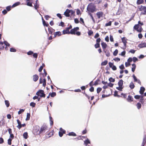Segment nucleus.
<instances>
[{
    "label": "nucleus",
    "mask_w": 146,
    "mask_h": 146,
    "mask_svg": "<svg viewBox=\"0 0 146 146\" xmlns=\"http://www.w3.org/2000/svg\"><path fill=\"white\" fill-rule=\"evenodd\" d=\"M75 11L72 10H66L64 15L66 17H69L71 16L74 15Z\"/></svg>",
    "instance_id": "f257e3e1"
},
{
    "label": "nucleus",
    "mask_w": 146,
    "mask_h": 146,
    "mask_svg": "<svg viewBox=\"0 0 146 146\" xmlns=\"http://www.w3.org/2000/svg\"><path fill=\"white\" fill-rule=\"evenodd\" d=\"M48 126L45 124H43L40 127L39 130L38 134L40 135L43 133H44L46 131L48 130Z\"/></svg>",
    "instance_id": "f03ea898"
},
{
    "label": "nucleus",
    "mask_w": 146,
    "mask_h": 146,
    "mask_svg": "<svg viewBox=\"0 0 146 146\" xmlns=\"http://www.w3.org/2000/svg\"><path fill=\"white\" fill-rule=\"evenodd\" d=\"M36 94L38 96H39L41 97L44 98L45 94L44 93V91L42 90H40L36 93Z\"/></svg>",
    "instance_id": "7ed1b4c3"
},
{
    "label": "nucleus",
    "mask_w": 146,
    "mask_h": 146,
    "mask_svg": "<svg viewBox=\"0 0 146 146\" xmlns=\"http://www.w3.org/2000/svg\"><path fill=\"white\" fill-rule=\"evenodd\" d=\"M46 80L44 78L42 80V77H40L39 79V84H41L42 83V86L45 87L46 85Z\"/></svg>",
    "instance_id": "20e7f679"
},
{
    "label": "nucleus",
    "mask_w": 146,
    "mask_h": 146,
    "mask_svg": "<svg viewBox=\"0 0 146 146\" xmlns=\"http://www.w3.org/2000/svg\"><path fill=\"white\" fill-rule=\"evenodd\" d=\"M139 24H136L135 25V26L133 27V29L136 30L137 32H141L142 31L143 29L141 27L139 29Z\"/></svg>",
    "instance_id": "39448f33"
},
{
    "label": "nucleus",
    "mask_w": 146,
    "mask_h": 146,
    "mask_svg": "<svg viewBox=\"0 0 146 146\" xmlns=\"http://www.w3.org/2000/svg\"><path fill=\"white\" fill-rule=\"evenodd\" d=\"M86 9H96V6L94 4L90 3L88 5Z\"/></svg>",
    "instance_id": "423d86ee"
},
{
    "label": "nucleus",
    "mask_w": 146,
    "mask_h": 146,
    "mask_svg": "<svg viewBox=\"0 0 146 146\" xmlns=\"http://www.w3.org/2000/svg\"><path fill=\"white\" fill-rule=\"evenodd\" d=\"M79 28L78 27H76L74 28L73 29H72L70 31V34L72 35H75L76 32L79 30Z\"/></svg>",
    "instance_id": "0eeeda50"
},
{
    "label": "nucleus",
    "mask_w": 146,
    "mask_h": 146,
    "mask_svg": "<svg viewBox=\"0 0 146 146\" xmlns=\"http://www.w3.org/2000/svg\"><path fill=\"white\" fill-rule=\"evenodd\" d=\"M60 131L59 132V135L60 137H62L63 134H64L66 133V131L65 130L62 129L61 127L60 128Z\"/></svg>",
    "instance_id": "6e6552de"
},
{
    "label": "nucleus",
    "mask_w": 146,
    "mask_h": 146,
    "mask_svg": "<svg viewBox=\"0 0 146 146\" xmlns=\"http://www.w3.org/2000/svg\"><path fill=\"white\" fill-rule=\"evenodd\" d=\"M54 130H52L51 131H50L48 133L46 134V137L47 138H49L54 135Z\"/></svg>",
    "instance_id": "1a4fd4ad"
},
{
    "label": "nucleus",
    "mask_w": 146,
    "mask_h": 146,
    "mask_svg": "<svg viewBox=\"0 0 146 146\" xmlns=\"http://www.w3.org/2000/svg\"><path fill=\"white\" fill-rule=\"evenodd\" d=\"M96 15L97 16L98 19H99L101 17H103L104 15V13L101 11L98 12Z\"/></svg>",
    "instance_id": "9d476101"
},
{
    "label": "nucleus",
    "mask_w": 146,
    "mask_h": 146,
    "mask_svg": "<svg viewBox=\"0 0 146 146\" xmlns=\"http://www.w3.org/2000/svg\"><path fill=\"white\" fill-rule=\"evenodd\" d=\"M33 80L35 82H36L39 78L37 74H35L33 76Z\"/></svg>",
    "instance_id": "9b49d317"
},
{
    "label": "nucleus",
    "mask_w": 146,
    "mask_h": 146,
    "mask_svg": "<svg viewBox=\"0 0 146 146\" xmlns=\"http://www.w3.org/2000/svg\"><path fill=\"white\" fill-rule=\"evenodd\" d=\"M62 32L63 34H70L69 29L67 27L66 28L65 30H64Z\"/></svg>",
    "instance_id": "f8f14e48"
},
{
    "label": "nucleus",
    "mask_w": 146,
    "mask_h": 146,
    "mask_svg": "<svg viewBox=\"0 0 146 146\" xmlns=\"http://www.w3.org/2000/svg\"><path fill=\"white\" fill-rule=\"evenodd\" d=\"M127 100L128 102H131L133 101V98L132 96L129 95L128 96V98L127 99Z\"/></svg>",
    "instance_id": "ddd939ff"
},
{
    "label": "nucleus",
    "mask_w": 146,
    "mask_h": 146,
    "mask_svg": "<svg viewBox=\"0 0 146 146\" xmlns=\"http://www.w3.org/2000/svg\"><path fill=\"white\" fill-rule=\"evenodd\" d=\"M145 90V88L143 87H141L140 88V90L139 91L140 94H143Z\"/></svg>",
    "instance_id": "4468645a"
},
{
    "label": "nucleus",
    "mask_w": 146,
    "mask_h": 146,
    "mask_svg": "<svg viewBox=\"0 0 146 146\" xmlns=\"http://www.w3.org/2000/svg\"><path fill=\"white\" fill-rule=\"evenodd\" d=\"M121 40L122 42L124 44V46L125 47H126V44L127 43V42L126 41V39L125 37H123L121 38Z\"/></svg>",
    "instance_id": "2eb2a0df"
},
{
    "label": "nucleus",
    "mask_w": 146,
    "mask_h": 146,
    "mask_svg": "<svg viewBox=\"0 0 146 146\" xmlns=\"http://www.w3.org/2000/svg\"><path fill=\"white\" fill-rule=\"evenodd\" d=\"M139 46L141 48L146 47V43L142 42L139 44Z\"/></svg>",
    "instance_id": "dca6fc26"
},
{
    "label": "nucleus",
    "mask_w": 146,
    "mask_h": 146,
    "mask_svg": "<svg viewBox=\"0 0 146 146\" xmlns=\"http://www.w3.org/2000/svg\"><path fill=\"white\" fill-rule=\"evenodd\" d=\"M101 44L102 48L104 49V51L105 49H106L107 46V45L106 43L104 42H102Z\"/></svg>",
    "instance_id": "f3484780"
},
{
    "label": "nucleus",
    "mask_w": 146,
    "mask_h": 146,
    "mask_svg": "<svg viewBox=\"0 0 146 146\" xmlns=\"http://www.w3.org/2000/svg\"><path fill=\"white\" fill-rule=\"evenodd\" d=\"M21 4L20 2H17L13 4L12 6V8H14L15 7Z\"/></svg>",
    "instance_id": "a211bd4d"
},
{
    "label": "nucleus",
    "mask_w": 146,
    "mask_h": 146,
    "mask_svg": "<svg viewBox=\"0 0 146 146\" xmlns=\"http://www.w3.org/2000/svg\"><path fill=\"white\" fill-rule=\"evenodd\" d=\"M17 123L18 125H17V127L19 129H20L21 128V122L18 119H17Z\"/></svg>",
    "instance_id": "6ab92c4d"
},
{
    "label": "nucleus",
    "mask_w": 146,
    "mask_h": 146,
    "mask_svg": "<svg viewBox=\"0 0 146 146\" xmlns=\"http://www.w3.org/2000/svg\"><path fill=\"white\" fill-rule=\"evenodd\" d=\"M43 71H44V73L42 74V77L43 78H44L45 77H46V75L47 74V73L46 71V70L45 69H44L43 70ZM42 74L41 73L40 74Z\"/></svg>",
    "instance_id": "aec40b11"
},
{
    "label": "nucleus",
    "mask_w": 146,
    "mask_h": 146,
    "mask_svg": "<svg viewBox=\"0 0 146 146\" xmlns=\"http://www.w3.org/2000/svg\"><path fill=\"white\" fill-rule=\"evenodd\" d=\"M48 31L49 34H52L54 30L52 28L50 27L48 28Z\"/></svg>",
    "instance_id": "412c9836"
},
{
    "label": "nucleus",
    "mask_w": 146,
    "mask_h": 146,
    "mask_svg": "<svg viewBox=\"0 0 146 146\" xmlns=\"http://www.w3.org/2000/svg\"><path fill=\"white\" fill-rule=\"evenodd\" d=\"M135 87V85L133 82H131L129 85V87L131 89H133Z\"/></svg>",
    "instance_id": "4be33fe9"
},
{
    "label": "nucleus",
    "mask_w": 146,
    "mask_h": 146,
    "mask_svg": "<svg viewBox=\"0 0 146 146\" xmlns=\"http://www.w3.org/2000/svg\"><path fill=\"white\" fill-rule=\"evenodd\" d=\"M67 135L69 136H76V134L73 132L69 133Z\"/></svg>",
    "instance_id": "5701e85b"
},
{
    "label": "nucleus",
    "mask_w": 146,
    "mask_h": 146,
    "mask_svg": "<svg viewBox=\"0 0 146 146\" xmlns=\"http://www.w3.org/2000/svg\"><path fill=\"white\" fill-rule=\"evenodd\" d=\"M123 81L122 80H120L118 82V85L119 86H122Z\"/></svg>",
    "instance_id": "b1692460"
},
{
    "label": "nucleus",
    "mask_w": 146,
    "mask_h": 146,
    "mask_svg": "<svg viewBox=\"0 0 146 146\" xmlns=\"http://www.w3.org/2000/svg\"><path fill=\"white\" fill-rule=\"evenodd\" d=\"M23 137L25 139H26L28 138V133L27 132H25L24 133L23 135Z\"/></svg>",
    "instance_id": "393cba45"
},
{
    "label": "nucleus",
    "mask_w": 146,
    "mask_h": 146,
    "mask_svg": "<svg viewBox=\"0 0 146 146\" xmlns=\"http://www.w3.org/2000/svg\"><path fill=\"white\" fill-rule=\"evenodd\" d=\"M50 124L51 125H52L53 124V120L51 116L49 117Z\"/></svg>",
    "instance_id": "a878e982"
},
{
    "label": "nucleus",
    "mask_w": 146,
    "mask_h": 146,
    "mask_svg": "<svg viewBox=\"0 0 146 146\" xmlns=\"http://www.w3.org/2000/svg\"><path fill=\"white\" fill-rule=\"evenodd\" d=\"M132 66H133V67L131 69L132 71L133 72H134L136 68V65L135 64H132Z\"/></svg>",
    "instance_id": "bb28decb"
},
{
    "label": "nucleus",
    "mask_w": 146,
    "mask_h": 146,
    "mask_svg": "<svg viewBox=\"0 0 146 146\" xmlns=\"http://www.w3.org/2000/svg\"><path fill=\"white\" fill-rule=\"evenodd\" d=\"M84 143L87 146L88 144L90 143V142L87 138V139L84 141Z\"/></svg>",
    "instance_id": "cd10ccee"
},
{
    "label": "nucleus",
    "mask_w": 146,
    "mask_h": 146,
    "mask_svg": "<svg viewBox=\"0 0 146 146\" xmlns=\"http://www.w3.org/2000/svg\"><path fill=\"white\" fill-rule=\"evenodd\" d=\"M35 9H37L39 8V4L38 3H35L34 5Z\"/></svg>",
    "instance_id": "c85d7f7f"
},
{
    "label": "nucleus",
    "mask_w": 146,
    "mask_h": 146,
    "mask_svg": "<svg viewBox=\"0 0 146 146\" xmlns=\"http://www.w3.org/2000/svg\"><path fill=\"white\" fill-rule=\"evenodd\" d=\"M146 143V137H145L143 138V141L142 143V146H144Z\"/></svg>",
    "instance_id": "c756f323"
},
{
    "label": "nucleus",
    "mask_w": 146,
    "mask_h": 146,
    "mask_svg": "<svg viewBox=\"0 0 146 146\" xmlns=\"http://www.w3.org/2000/svg\"><path fill=\"white\" fill-rule=\"evenodd\" d=\"M30 113H27V117L26 119V120L28 121L30 119Z\"/></svg>",
    "instance_id": "7c9ffc66"
},
{
    "label": "nucleus",
    "mask_w": 146,
    "mask_h": 146,
    "mask_svg": "<svg viewBox=\"0 0 146 146\" xmlns=\"http://www.w3.org/2000/svg\"><path fill=\"white\" fill-rule=\"evenodd\" d=\"M144 2L143 0H137V5H140Z\"/></svg>",
    "instance_id": "2f4dec72"
},
{
    "label": "nucleus",
    "mask_w": 146,
    "mask_h": 146,
    "mask_svg": "<svg viewBox=\"0 0 146 146\" xmlns=\"http://www.w3.org/2000/svg\"><path fill=\"white\" fill-rule=\"evenodd\" d=\"M108 61L107 60H105L104 62H102L101 65L102 66H105L106 65L108 64Z\"/></svg>",
    "instance_id": "473e14b6"
},
{
    "label": "nucleus",
    "mask_w": 146,
    "mask_h": 146,
    "mask_svg": "<svg viewBox=\"0 0 146 146\" xmlns=\"http://www.w3.org/2000/svg\"><path fill=\"white\" fill-rule=\"evenodd\" d=\"M5 103L7 107H8L9 106L10 103L9 101L6 100L5 101Z\"/></svg>",
    "instance_id": "72a5a7b5"
},
{
    "label": "nucleus",
    "mask_w": 146,
    "mask_h": 146,
    "mask_svg": "<svg viewBox=\"0 0 146 146\" xmlns=\"http://www.w3.org/2000/svg\"><path fill=\"white\" fill-rule=\"evenodd\" d=\"M96 10H87V12H88V13L89 15V13H94V11H95Z\"/></svg>",
    "instance_id": "f704fd0d"
},
{
    "label": "nucleus",
    "mask_w": 146,
    "mask_h": 146,
    "mask_svg": "<svg viewBox=\"0 0 146 146\" xmlns=\"http://www.w3.org/2000/svg\"><path fill=\"white\" fill-rule=\"evenodd\" d=\"M27 2V5L31 7L32 6V1H31L30 2V1H26Z\"/></svg>",
    "instance_id": "c9c22d12"
},
{
    "label": "nucleus",
    "mask_w": 146,
    "mask_h": 146,
    "mask_svg": "<svg viewBox=\"0 0 146 146\" xmlns=\"http://www.w3.org/2000/svg\"><path fill=\"white\" fill-rule=\"evenodd\" d=\"M49 95H50L51 97H54L56 96V94L55 92H53L52 93H50Z\"/></svg>",
    "instance_id": "e433bc0d"
},
{
    "label": "nucleus",
    "mask_w": 146,
    "mask_h": 146,
    "mask_svg": "<svg viewBox=\"0 0 146 146\" xmlns=\"http://www.w3.org/2000/svg\"><path fill=\"white\" fill-rule=\"evenodd\" d=\"M100 82V80L99 79L97 80L95 82L94 85L95 86L99 84V82Z\"/></svg>",
    "instance_id": "4c0bfd02"
},
{
    "label": "nucleus",
    "mask_w": 146,
    "mask_h": 146,
    "mask_svg": "<svg viewBox=\"0 0 146 146\" xmlns=\"http://www.w3.org/2000/svg\"><path fill=\"white\" fill-rule=\"evenodd\" d=\"M138 9H146V7L142 6V5L138 6Z\"/></svg>",
    "instance_id": "58836bf2"
},
{
    "label": "nucleus",
    "mask_w": 146,
    "mask_h": 146,
    "mask_svg": "<svg viewBox=\"0 0 146 146\" xmlns=\"http://www.w3.org/2000/svg\"><path fill=\"white\" fill-rule=\"evenodd\" d=\"M136 106L137 107V108L138 109H139L141 108V104H140V103L138 102Z\"/></svg>",
    "instance_id": "ea45409f"
},
{
    "label": "nucleus",
    "mask_w": 146,
    "mask_h": 146,
    "mask_svg": "<svg viewBox=\"0 0 146 146\" xmlns=\"http://www.w3.org/2000/svg\"><path fill=\"white\" fill-rule=\"evenodd\" d=\"M3 44H4L6 46H10V44L8 43V42L6 41H5L3 42Z\"/></svg>",
    "instance_id": "a19ab883"
},
{
    "label": "nucleus",
    "mask_w": 146,
    "mask_h": 146,
    "mask_svg": "<svg viewBox=\"0 0 146 146\" xmlns=\"http://www.w3.org/2000/svg\"><path fill=\"white\" fill-rule=\"evenodd\" d=\"M42 22L44 26L47 27L49 26L48 24V23H46L45 21L44 20Z\"/></svg>",
    "instance_id": "79ce46f5"
},
{
    "label": "nucleus",
    "mask_w": 146,
    "mask_h": 146,
    "mask_svg": "<svg viewBox=\"0 0 146 146\" xmlns=\"http://www.w3.org/2000/svg\"><path fill=\"white\" fill-rule=\"evenodd\" d=\"M102 90V88L100 87H98L97 89V92L99 94Z\"/></svg>",
    "instance_id": "37998d69"
},
{
    "label": "nucleus",
    "mask_w": 146,
    "mask_h": 146,
    "mask_svg": "<svg viewBox=\"0 0 146 146\" xmlns=\"http://www.w3.org/2000/svg\"><path fill=\"white\" fill-rule=\"evenodd\" d=\"M118 53V50L117 49H116L113 52V55L114 56H116Z\"/></svg>",
    "instance_id": "c03bdc74"
},
{
    "label": "nucleus",
    "mask_w": 146,
    "mask_h": 146,
    "mask_svg": "<svg viewBox=\"0 0 146 146\" xmlns=\"http://www.w3.org/2000/svg\"><path fill=\"white\" fill-rule=\"evenodd\" d=\"M36 104L34 102H31L30 104V106L33 108L35 107Z\"/></svg>",
    "instance_id": "a18cd8bd"
},
{
    "label": "nucleus",
    "mask_w": 146,
    "mask_h": 146,
    "mask_svg": "<svg viewBox=\"0 0 146 146\" xmlns=\"http://www.w3.org/2000/svg\"><path fill=\"white\" fill-rule=\"evenodd\" d=\"M111 24V21H110L108 23H107L105 24V26L107 27L108 26H110Z\"/></svg>",
    "instance_id": "49530a36"
},
{
    "label": "nucleus",
    "mask_w": 146,
    "mask_h": 146,
    "mask_svg": "<svg viewBox=\"0 0 146 146\" xmlns=\"http://www.w3.org/2000/svg\"><path fill=\"white\" fill-rule=\"evenodd\" d=\"M121 97H123L125 98H126L127 97L126 94H125L122 93L121 94Z\"/></svg>",
    "instance_id": "de8ad7c7"
},
{
    "label": "nucleus",
    "mask_w": 146,
    "mask_h": 146,
    "mask_svg": "<svg viewBox=\"0 0 146 146\" xmlns=\"http://www.w3.org/2000/svg\"><path fill=\"white\" fill-rule=\"evenodd\" d=\"M10 51L11 52H15L16 51V50L14 48H12L10 49Z\"/></svg>",
    "instance_id": "09e8293b"
},
{
    "label": "nucleus",
    "mask_w": 146,
    "mask_h": 146,
    "mask_svg": "<svg viewBox=\"0 0 146 146\" xmlns=\"http://www.w3.org/2000/svg\"><path fill=\"white\" fill-rule=\"evenodd\" d=\"M12 139H11L9 138L8 140V144L9 145H11V141H12Z\"/></svg>",
    "instance_id": "8fccbe9b"
},
{
    "label": "nucleus",
    "mask_w": 146,
    "mask_h": 146,
    "mask_svg": "<svg viewBox=\"0 0 146 146\" xmlns=\"http://www.w3.org/2000/svg\"><path fill=\"white\" fill-rule=\"evenodd\" d=\"M88 35L89 36H91L93 34V32L91 30H89L88 32Z\"/></svg>",
    "instance_id": "3c124183"
},
{
    "label": "nucleus",
    "mask_w": 146,
    "mask_h": 146,
    "mask_svg": "<svg viewBox=\"0 0 146 146\" xmlns=\"http://www.w3.org/2000/svg\"><path fill=\"white\" fill-rule=\"evenodd\" d=\"M114 96L118 97H119L120 96L118 95V92L117 91H115L114 93Z\"/></svg>",
    "instance_id": "603ef678"
},
{
    "label": "nucleus",
    "mask_w": 146,
    "mask_h": 146,
    "mask_svg": "<svg viewBox=\"0 0 146 146\" xmlns=\"http://www.w3.org/2000/svg\"><path fill=\"white\" fill-rule=\"evenodd\" d=\"M94 46L96 48H99L100 47V43H96L95 44Z\"/></svg>",
    "instance_id": "864d4df0"
},
{
    "label": "nucleus",
    "mask_w": 146,
    "mask_h": 146,
    "mask_svg": "<svg viewBox=\"0 0 146 146\" xmlns=\"http://www.w3.org/2000/svg\"><path fill=\"white\" fill-rule=\"evenodd\" d=\"M24 111V110L23 109H20L19 111L18 112V114H20L21 113H22Z\"/></svg>",
    "instance_id": "5fc2aeb1"
},
{
    "label": "nucleus",
    "mask_w": 146,
    "mask_h": 146,
    "mask_svg": "<svg viewBox=\"0 0 146 146\" xmlns=\"http://www.w3.org/2000/svg\"><path fill=\"white\" fill-rule=\"evenodd\" d=\"M109 80L110 82H114L115 81V80L114 79L111 77L109 79Z\"/></svg>",
    "instance_id": "6e6d98bb"
},
{
    "label": "nucleus",
    "mask_w": 146,
    "mask_h": 146,
    "mask_svg": "<svg viewBox=\"0 0 146 146\" xmlns=\"http://www.w3.org/2000/svg\"><path fill=\"white\" fill-rule=\"evenodd\" d=\"M105 53H106V55L107 57H109L110 56V54L109 51H108L107 52H106V51H104Z\"/></svg>",
    "instance_id": "4d7b16f0"
},
{
    "label": "nucleus",
    "mask_w": 146,
    "mask_h": 146,
    "mask_svg": "<svg viewBox=\"0 0 146 146\" xmlns=\"http://www.w3.org/2000/svg\"><path fill=\"white\" fill-rule=\"evenodd\" d=\"M132 60H133V61L134 62H135L136 61H137L138 60V59L137 58L134 57L133 58Z\"/></svg>",
    "instance_id": "13d9d810"
},
{
    "label": "nucleus",
    "mask_w": 146,
    "mask_h": 146,
    "mask_svg": "<svg viewBox=\"0 0 146 146\" xmlns=\"http://www.w3.org/2000/svg\"><path fill=\"white\" fill-rule=\"evenodd\" d=\"M113 85V84L111 83V82H110L108 84V86H109L110 87H112Z\"/></svg>",
    "instance_id": "bf43d9fd"
},
{
    "label": "nucleus",
    "mask_w": 146,
    "mask_h": 146,
    "mask_svg": "<svg viewBox=\"0 0 146 146\" xmlns=\"http://www.w3.org/2000/svg\"><path fill=\"white\" fill-rule=\"evenodd\" d=\"M33 54V52L31 51H30L27 53V54L28 55H30Z\"/></svg>",
    "instance_id": "052dcab7"
},
{
    "label": "nucleus",
    "mask_w": 146,
    "mask_h": 146,
    "mask_svg": "<svg viewBox=\"0 0 146 146\" xmlns=\"http://www.w3.org/2000/svg\"><path fill=\"white\" fill-rule=\"evenodd\" d=\"M10 136H9V138L10 139H13L14 138V135L12 134H10Z\"/></svg>",
    "instance_id": "680f3d73"
},
{
    "label": "nucleus",
    "mask_w": 146,
    "mask_h": 146,
    "mask_svg": "<svg viewBox=\"0 0 146 146\" xmlns=\"http://www.w3.org/2000/svg\"><path fill=\"white\" fill-rule=\"evenodd\" d=\"M119 68L121 70H123L125 68L124 65L123 64H122L119 66Z\"/></svg>",
    "instance_id": "e2e57ef3"
},
{
    "label": "nucleus",
    "mask_w": 146,
    "mask_h": 146,
    "mask_svg": "<svg viewBox=\"0 0 146 146\" xmlns=\"http://www.w3.org/2000/svg\"><path fill=\"white\" fill-rule=\"evenodd\" d=\"M133 77L134 80V82H136V81H137V80H138L134 74L133 75Z\"/></svg>",
    "instance_id": "0e129e2a"
},
{
    "label": "nucleus",
    "mask_w": 146,
    "mask_h": 146,
    "mask_svg": "<svg viewBox=\"0 0 146 146\" xmlns=\"http://www.w3.org/2000/svg\"><path fill=\"white\" fill-rule=\"evenodd\" d=\"M64 23L63 22L61 21L60 23V24H59V26H61L62 27H64Z\"/></svg>",
    "instance_id": "69168bd1"
},
{
    "label": "nucleus",
    "mask_w": 146,
    "mask_h": 146,
    "mask_svg": "<svg viewBox=\"0 0 146 146\" xmlns=\"http://www.w3.org/2000/svg\"><path fill=\"white\" fill-rule=\"evenodd\" d=\"M139 102H140L142 104H143L144 103L145 100L144 99H140Z\"/></svg>",
    "instance_id": "338daca9"
},
{
    "label": "nucleus",
    "mask_w": 146,
    "mask_h": 146,
    "mask_svg": "<svg viewBox=\"0 0 146 146\" xmlns=\"http://www.w3.org/2000/svg\"><path fill=\"white\" fill-rule=\"evenodd\" d=\"M140 96L136 95L134 96V98L136 99H139L140 98Z\"/></svg>",
    "instance_id": "774afa93"
}]
</instances>
